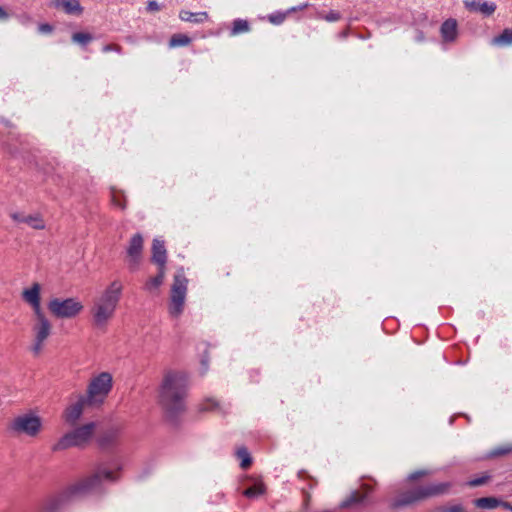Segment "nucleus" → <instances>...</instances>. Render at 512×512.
Here are the masks:
<instances>
[{
	"instance_id": "4",
	"label": "nucleus",
	"mask_w": 512,
	"mask_h": 512,
	"mask_svg": "<svg viewBox=\"0 0 512 512\" xmlns=\"http://www.w3.org/2000/svg\"><path fill=\"white\" fill-rule=\"evenodd\" d=\"M450 482L430 483L424 486H411L397 492L391 502L395 509L414 505L429 498L447 494L451 489Z\"/></svg>"
},
{
	"instance_id": "3",
	"label": "nucleus",
	"mask_w": 512,
	"mask_h": 512,
	"mask_svg": "<svg viewBox=\"0 0 512 512\" xmlns=\"http://www.w3.org/2000/svg\"><path fill=\"white\" fill-rule=\"evenodd\" d=\"M124 286L120 280L112 281L98 296L93 299L90 308L92 326L105 331L115 316L120 303Z\"/></svg>"
},
{
	"instance_id": "17",
	"label": "nucleus",
	"mask_w": 512,
	"mask_h": 512,
	"mask_svg": "<svg viewBox=\"0 0 512 512\" xmlns=\"http://www.w3.org/2000/svg\"><path fill=\"white\" fill-rule=\"evenodd\" d=\"M440 32L445 42H453L458 35L457 21L455 19L446 20L441 25Z\"/></svg>"
},
{
	"instance_id": "1",
	"label": "nucleus",
	"mask_w": 512,
	"mask_h": 512,
	"mask_svg": "<svg viewBox=\"0 0 512 512\" xmlns=\"http://www.w3.org/2000/svg\"><path fill=\"white\" fill-rule=\"evenodd\" d=\"M189 381L184 372L168 371L158 389V404L165 416L175 420L186 411Z\"/></svg>"
},
{
	"instance_id": "25",
	"label": "nucleus",
	"mask_w": 512,
	"mask_h": 512,
	"mask_svg": "<svg viewBox=\"0 0 512 512\" xmlns=\"http://www.w3.org/2000/svg\"><path fill=\"white\" fill-rule=\"evenodd\" d=\"M60 502L56 498H50L39 505L35 512H58Z\"/></svg>"
},
{
	"instance_id": "45",
	"label": "nucleus",
	"mask_w": 512,
	"mask_h": 512,
	"mask_svg": "<svg viewBox=\"0 0 512 512\" xmlns=\"http://www.w3.org/2000/svg\"><path fill=\"white\" fill-rule=\"evenodd\" d=\"M111 435L115 437L117 435V431H113Z\"/></svg>"
},
{
	"instance_id": "10",
	"label": "nucleus",
	"mask_w": 512,
	"mask_h": 512,
	"mask_svg": "<svg viewBox=\"0 0 512 512\" xmlns=\"http://www.w3.org/2000/svg\"><path fill=\"white\" fill-rule=\"evenodd\" d=\"M17 434L36 437L42 430V419L35 413H25L15 417L9 426Z\"/></svg>"
},
{
	"instance_id": "40",
	"label": "nucleus",
	"mask_w": 512,
	"mask_h": 512,
	"mask_svg": "<svg viewBox=\"0 0 512 512\" xmlns=\"http://www.w3.org/2000/svg\"><path fill=\"white\" fill-rule=\"evenodd\" d=\"M22 24H28L32 22V18L29 15H23L20 18Z\"/></svg>"
},
{
	"instance_id": "43",
	"label": "nucleus",
	"mask_w": 512,
	"mask_h": 512,
	"mask_svg": "<svg viewBox=\"0 0 512 512\" xmlns=\"http://www.w3.org/2000/svg\"><path fill=\"white\" fill-rule=\"evenodd\" d=\"M361 487L365 491V493H364L365 496H366L367 493L372 491V487L370 485H368V484H363Z\"/></svg>"
},
{
	"instance_id": "39",
	"label": "nucleus",
	"mask_w": 512,
	"mask_h": 512,
	"mask_svg": "<svg viewBox=\"0 0 512 512\" xmlns=\"http://www.w3.org/2000/svg\"><path fill=\"white\" fill-rule=\"evenodd\" d=\"M160 10V5L154 1V0H151V1H148L147 3V11L149 12H157Z\"/></svg>"
},
{
	"instance_id": "32",
	"label": "nucleus",
	"mask_w": 512,
	"mask_h": 512,
	"mask_svg": "<svg viewBox=\"0 0 512 512\" xmlns=\"http://www.w3.org/2000/svg\"><path fill=\"white\" fill-rule=\"evenodd\" d=\"M93 40V37L89 33L77 32L72 35V41L81 45H86Z\"/></svg>"
},
{
	"instance_id": "30",
	"label": "nucleus",
	"mask_w": 512,
	"mask_h": 512,
	"mask_svg": "<svg viewBox=\"0 0 512 512\" xmlns=\"http://www.w3.org/2000/svg\"><path fill=\"white\" fill-rule=\"evenodd\" d=\"M431 474H432V471L429 469H420V470L414 471L407 476L406 483L412 485L418 479L428 477Z\"/></svg>"
},
{
	"instance_id": "28",
	"label": "nucleus",
	"mask_w": 512,
	"mask_h": 512,
	"mask_svg": "<svg viewBox=\"0 0 512 512\" xmlns=\"http://www.w3.org/2000/svg\"><path fill=\"white\" fill-rule=\"evenodd\" d=\"M190 42H191V39L187 35L174 34L169 41V46L172 48L180 47V46H187L188 44H190Z\"/></svg>"
},
{
	"instance_id": "41",
	"label": "nucleus",
	"mask_w": 512,
	"mask_h": 512,
	"mask_svg": "<svg viewBox=\"0 0 512 512\" xmlns=\"http://www.w3.org/2000/svg\"><path fill=\"white\" fill-rule=\"evenodd\" d=\"M7 18H8L7 12L5 11V9L2 6H0V19L6 20Z\"/></svg>"
},
{
	"instance_id": "13",
	"label": "nucleus",
	"mask_w": 512,
	"mask_h": 512,
	"mask_svg": "<svg viewBox=\"0 0 512 512\" xmlns=\"http://www.w3.org/2000/svg\"><path fill=\"white\" fill-rule=\"evenodd\" d=\"M10 217L18 224L24 223L36 230L45 229V222L40 214H25L22 212H13Z\"/></svg>"
},
{
	"instance_id": "16",
	"label": "nucleus",
	"mask_w": 512,
	"mask_h": 512,
	"mask_svg": "<svg viewBox=\"0 0 512 512\" xmlns=\"http://www.w3.org/2000/svg\"><path fill=\"white\" fill-rule=\"evenodd\" d=\"M151 260L158 265V268L165 269L167 252L163 241L159 239L153 240Z\"/></svg>"
},
{
	"instance_id": "7",
	"label": "nucleus",
	"mask_w": 512,
	"mask_h": 512,
	"mask_svg": "<svg viewBox=\"0 0 512 512\" xmlns=\"http://www.w3.org/2000/svg\"><path fill=\"white\" fill-rule=\"evenodd\" d=\"M188 280L185 277L184 270L179 269L174 275L169 302V314L173 318H178L184 311L185 299L187 294Z\"/></svg>"
},
{
	"instance_id": "15",
	"label": "nucleus",
	"mask_w": 512,
	"mask_h": 512,
	"mask_svg": "<svg viewBox=\"0 0 512 512\" xmlns=\"http://www.w3.org/2000/svg\"><path fill=\"white\" fill-rule=\"evenodd\" d=\"M53 7L67 15L77 17L81 16L84 12V7L79 0H54Z\"/></svg>"
},
{
	"instance_id": "5",
	"label": "nucleus",
	"mask_w": 512,
	"mask_h": 512,
	"mask_svg": "<svg viewBox=\"0 0 512 512\" xmlns=\"http://www.w3.org/2000/svg\"><path fill=\"white\" fill-rule=\"evenodd\" d=\"M119 478V469H112L107 465H99L91 475L80 480L72 486V492L75 494H90L102 489L104 482L113 483Z\"/></svg>"
},
{
	"instance_id": "18",
	"label": "nucleus",
	"mask_w": 512,
	"mask_h": 512,
	"mask_svg": "<svg viewBox=\"0 0 512 512\" xmlns=\"http://www.w3.org/2000/svg\"><path fill=\"white\" fill-rule=\"evenodd\" d=\"M179 18L184 22L199 24L206 22L209 16L207 12L193 13L188 10H181L179 12Z\"/></svg>"
},
{
	"instance_id": "26",
	"label": "nucleus",
	"mask_w": 512,
	"mask_h": 512,
	"mask_svg": "<svg viewBox=\"0 0 512 512\" xmlns=\"http://www.w3.org/2000/svg\"><path fill=\"white\" fill-rule=\"evenodd\" d=\"M111 201H112V204L121 209V210H125L126 209V197L124 195V193L120 190H116V189H112L111 191Z\"/></svg>"
},
{
	"instance_id": "42",
	"label": "nucleus",
	"mask_w": 512,
	"mask_h": 512,
	"mask_svg": "<svg viewBox=\"0 0 512 512\" xmlns=\"http://www.w3.org/2000/svg\"><path fill=\"white\" fill-rule=\"evenodd\" d=\"M500 507H503L504 509H507V510L512 511V505H511L510 503H508V502H504V501H502V500H501V505H500Z\"/></svg>"
},
{
	"instance_id": "19",
	"label": "nucleus",
	"mask_w": 512,
	"mask_h": 512,
	"mask_svg": "<svg viewBox=\"0 0 512 512\" xmlns=\"http://www.w3.org/2000/svg\"><path fill=\"white\" fill-rule=\"evenodd\" d=\"M493 46L503 47L512 45V28H506L501 34L491 40Z\"/></svg>"
},
{
	"instance_id": "37",
	"label": "nucleus",
	"mask_w": 512,
	"mask_h": 512,
	"mask_svg": "<svg viewBox=\"0 0 512 512\" xmlns=\"http://www.w3.org/2000/svg\"><path fill=\"white\" fill-rule=\"evenodd\" d=\"M38 31L41 34H50L53 32V26L48 23H42L38 26Z\"/></svg>"
},
{
	"instance_id": "34",
	"label": "nucleus",
	"mask_w": 512,
	"mask_h": 512,
	"mask_svg": "<svg viewBox=\"0 0 512 512\" xmlns=\"http://www.w3.org/2000/svg\"><path fill=\"white\" fill-rule=\"evenodd\" d=\"M489 479H490L489 475H483L481 477H477V478L469 480L467 482V485L470 487L481 486V485H484L485 483H487L489 481Z\"/></svg>"
},
{
	"instance_id": "33",
	"label": "nucleus",
	"mask_w": 512,
	"mask_h": 512,
	"mask_svg": "<svg viewBox=\"0 0 512 512\" xmlns=\"http://www.w3.org/2000/svg\"><path fill=\"white\" fill-rule=\"evenodd\" d=\"M288 12H275L268 15V21L274 25H280L284 22Z\"/></svg>"
},
{
	"instance_id": "21",
	"label": "nucleus",
	"mask_w": 512,
	"mask_h": 512,
	"mask_svg": "<svg viewBox=\"0 0 512 512\" xmlns=\"http://www.w3.org/2000/svg\"><path fill=\"white\" fill-rule=\"evenodd\" d=\"M165 277V269L158 268V274L155 277L150 278L145 283V289L149 292L157 290L163 283Z\"/></svg>"
},
{
	"instance_id": "20",
	"label": "nucleus",
	"mask_w": 512,
	"mask_h": 512,
	"mask_svg": "<svg viewBox=\"0 0 512 512\" xmlns=\"http://www.w3.org/2000/svg\"><path fill=\"white\" fill-rule=\"evenodd\" d=\"M474 505L480 509H495L500 507L501 500L496 497H482L475 499Z\"/></svg>"
},
{
	"instance_id": "9",
	"label": "nucleus",
	"mask_w": 512,
	"mask_h": 512,
	"mask_svg": "<svg viewBox=\"0 0 512 512\" xmlns=\"http://www.w3.org/2000/svg\"><path fill=\"white\" fill-rule=\"evenodd\" d=\"M113 379L108 372H102L93 377L87 387V395L90 405H101L112 389Z\"/></svg>"
},
{
	"instance_id": "36",
	"label": "nucleus",
	"mask_w": 512,
	"mask_h": 512,
	"mask_svg": "<svg viewBox=\"0 0 512 512\" xmlns=\"http://www.w3.org/2000/svg\"><path fill=\"white\" fill-rule=\"evenodd\" d=\"M328 22H335L340 19V14L336 11H330L328 14L322 16Z\"/></svg>"
},
{
	"instance_id": "12",
	"label": "nucleus",
	"mask_w": 512,
	"mask_h": 512,
	"mask_svg": "<svg viewBox=\"0 0 512 512\" xmlns=\"http://www.w3.org/2000/svg\"><path fill=\"white\" fill-rule=\"evenodd\" d=\"M144 240L140 233L134 234L126 248V262L131 271H135L143 257Z\"/></svg>"
},
{
	"instance_id": "6",
	"label": "nucleus",
	"mask_w": 512,
	"mask_h": 512,
	"mask_svg": "<svg viewBox=\"0 0 512 512\" xmlns=\"http://www.w3.org/2000/svg\"><path fill=\"white\" fill-rule=\"evenodd\" d=\"M96 423L88 422L84 425L65 433L53 446V450H65L71 447H83L93 438L96 431Z\"/></svg>"
},
{
	"instance_id": "23",
	"label": "nucleus",
	"mask_w": 512,
	"mask_h": 512,
	"mask_svg": "<svg viewBox=\"0 0 512 512\" xmlns=\"http://www.w3.org/2000/svg\"><path fill=\"white\" fill-rule=\"evenodd\" d=\"M512 453V443H505L500 446L493 448L487 454L488 458H498L509 455Z\"/></svg>"
},
{
	"instance_id": "31",
	"label": "nucleus",
	"mask_w": 512,
	"mask_h": 512,
	"mask_svg": "<svg viewBox=\"0 0 512 512\" xmlns=\"http://www.w3.org/2000/svg\"><path fill=\"white\" fill-rule=\"evenodd\" d=\"M237 456L241 460L240 466L243 469H247L251 465V456L248 450L244 447L237 450Z\"/></svg>"
},
{
	"instance_id": "29",
	"label": "nucleus",
	"mask_w": 512,
	"mask_h": 512,
	"mask_svg": "<svg viewBox=\"0 0 512 512\" xmlns=\"http://www.w3.org/2000/svg\"><path fill=\"white\" fill-rule=\"evenodd\" d=\"M265 485L263 483H256L255 485L247 488L245 491H244V495L248 498H254V497H258L262 494H264L265 492Z\"/></svg>"
},
{
	"instance_id": "27",
	"label": "nucleus",
	"mask_w": 512,
	"mask_h": 512,
	"mask_svg": "<svg viewBox=\"0 0 512 512\" xmlns=\"http://www.w3.org/2000/svg\"><path fill=\"white\" fill-rule=\"evenodd\" d=\"M365 499V495L364 494H361L360 492L358 491H354L352 492L346 500H344L341 504L342 507L346 508V507H350L352 505H355V504H359L361 503L362 501H364Z\"/></svg>"
},
{
	"instance_id": "8",
	"label": "nucleus",
	"mask_w": 512,
	"mask_h": 512,
	"mask_svg": "<svg viewBox=\"0 0 512 512\" xmlns=\"http://www.w3.org/2000/svg\"><path fill=\"white\" fill-rule=\"evenodd\" d=\"M47 308L57 319H73L82 313L84 305L76 297H55L48 302Z\"/></svg>"
},
{
	"instance_id": "44",
	"label": "nucleus",
	"mask_w": 512,
	"mask_h": 512,
	"mask_svg": "<svg viewBox=\"0 0 512 512\" xmlns=\"http://www.w3.org/2000/svg\"><path fill=\"white\" fill-rule=\"evenodd\" d=\"M418 39L419 40H423L424 39V36L422 35V33H420V35L418 36Z\"/></svg>"
},
{
	"instance_id": "11",
	"label": "nucleus",
	"mask_w": 512,
	"mask_h": 512,
	"mask_svg": "<svg viewBox=\"0 0 512 512\" xmlns=\"http://www.w3.org/2000/svg\"><path fill=\"white\" fill-rule=\"evenodd\" d=\"M89 404L85 395L77 394L70 398V402L62 413V419L65 424L74 426L81 418L84 409Z\"/></svg>"
},
{
	"instance_id": "35",
	"label": "nucleus",
	"mask_w": 512,
	"mask_h": 512,
	"mask_svg": "<svg viewBox=\"0 0 512 512\" xmlns=\"http://www.w3.org/2000/svg\"><path fill=\"white\" fill-rule=\"evenodd\" d=\"M102 51L107 53L114 51L116 53H122V47L118 44H106L102 47Z\"/></svg>"
},
{
	"instance_id": "38",
	"label": "nucleus",
	"mask_w": 512,
	"mask_h": 512,
	"mask_svg": "<svg viewBox=\"0 0 512 512\" xmlns=\"http://www.w3.org/2000/svg\"><path fill=\"white\" fill-rule=\"evenodd\" d=\"M463 511H464V507L461 504L449 505L443 509V512H463Z\"/></svg>"
},
{
	"instance_id": "14",
	"label": "nucleus",
	"mask_w": 512,
	"mask_h": 512,
	"mask_svg": "<svg viewBox=\"0 0 512 512\" xmlns=\"http://www.w3.org/2000/svg\"><path fill=\"white\" fill-rule=\"evenodd\" d=\"M463 4L468 11L478 12L486 17L491 16L497 9L496 3L483 0H464Z\"/></svg>"
},
{
	"instance_id": "24",
	"label": "nucleus",
	"mask_w": 512,
	"mask_h": 512,
	"mask_svg": "<svg viewBox=\"0 0 512 512\" xmlns=\"http://www.w3.org/2000/svg\"><path fill=\"white\" fill-rule=\"evenodd\" d=\"M250 31V24L247 20L236 19L233 21L232 29L230 31L231 36H236L241 33Z\"/></svg>"
},
{
	"instance_id": "22",
	"label": "nucleus",
	"mask_w": 512,
	"mask_h": 512,
	"mask_svg": "<svg viewBox=\"0 0 512 512\" xmlns=\"http://www.w3.org/2000/svg\"><path fill=\"white\" fill-rule=\"evenodd\" d=\"M199 411L205 412V411H215L220 413H225L224 408L222 405L216 401L215 399L209 398L203 401L199 404Z\"/></svg>"
},
{
	"instance_id": "2",
	"label": "nucleus",
	"mask_w": 512,
	"mask_h": 512,
	"mask_svg": "<svg viewBox=\"0 0 512 512\" xmlns=\"http://www.w3.org/2000/svg\"><path fill=\"white\" fill-rule=\"evenodd\" d=\"M40 292L41 286L39 283H33L30 288L22 292L23 300L28 303L33 310L30 351L34 356L41 355L53 329L51 321L41 307Z\"/></svg>"
}]
</instances>
